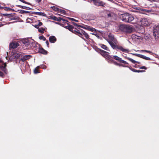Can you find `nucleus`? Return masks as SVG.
Instances as JSON below:
<instances>
[{"label":"nucleus","mask_w":159,"mask_h":159,"mask_svg":"<svg viewBox=\"0 0 159 159\" xmlns=\"http://www.w3.org/2000/svg\"><path fill=\"white\" fill-rule=\"evenodd\" d=\"M108 36L109 40L108 42L113 49L127 53L129 52V51L128 49H125L122 46L117 45V41L116 39H115L113 35H109Z\"/></svg>","instance_id":"f257e3e1"},{"label":"nucleus","mask_w":159,"mask_h":159,"mask_svg":"<svg viewBox=\"0 0 159 159\" xmlns=\"http://www.w3.org/2000/svg\"><path fill=\"white\" fill-rule=\"evenodd\" d=\"M119 27L120 30L126 34H130L133 32V26L129 25L121 24Z\"/></svg>","instance_id":"f03ea898"},{"label":"nucleus","mask_w":159,"mask_h":159,"mask_svg":"<svg viewBox=\"0 0 159 159\" xmlns=\"http://www.w3.org/2000/svg\"><path fill=\"white\" fill-rule=\"evenodd\" d=\"M120 18L122 21L128 23H131L134 20V16L127 13L122 14Z\"/></svg>","instance_id":"7ed1b4c3"},{"label":"nucleus","mask_w":159,"mask_h":159,"mask_svg":"<svg viewBox=\"0 0 159 159\" xmlns=\"http://www.w3.org/2000/svg\"><path fill=\"white\" fill-rule=\"evenodd\" d=\"M77 33L76 35L79 36V37L85 40V39L82 37L83 35H84L85 38L88 39L89 38V35L88 34L85 32L82 29H79L78 31L76 32Z\"/></svg>","instance_id":"20e7f679"},{"label":"nucleus","mask_w":159,"mask_h":159,"mask_svg":"<svg viewBox=\"0 0 159 159\" xmlns=\"http://www.w3.org/2000/svg\"><path fill=\"white\" fill-rule=\"evenodd\" d=\"M153 31V35L155 39H158L159 38V25L154 28Z\"/></svg>","instance_id":"39448f33"},{"label":"nucleus","mask_w":159,"mask_h":159,"mask_svg":"<svg viewBox=\"0 0 159 159\" xmlns=\"http://www.w3.org/2000/svg\"><path fill=\"white\" fill-rule=\"evenodd\" d=\"M107 57L109 59H110V58H113L114 59L117 60L118 62L120 63H123L125 64H128L127 62L122 60L121 58L119 57L118 56H113V57L109 55H107Z\"/></svg>","instance_id":"423d86ee"},{"label":"nucleus","mask_w":159,"mask_h":159,"mask_svg":"<svg viewBox=\"0 0 159 159\" xmlns=\"http://www.w3.org/2000/svg\"><path fill=\"white\" fill-rule=\"evenodd\" d=\"M137 22H140L141 24L144 26H147L148 25V22L146 18H140L139 19L138 18Z\"/></svg>","instance_id":"0eeeda50"},{"label":"nucleus","mask_w":159,"mask_h":159,"mask_svg":"<svg viewBox=\"0 0 159 159\" xmlns=\"http://www.w3.org/2000/svg\"><path fill=\"white\" fill-rule=\"evenodd\" d=\"M6 64L2 61L0 60V69L5 73L7 74Z\"/></svg>","instance_id":"6e6552de"},{"label":"nucleus","mask_w":159,"mask_h":159,"mask_svg":"<svg viewBox=\"0 0 159 159\" xmlns=\"http://www.w3.org/2000/svg\"><path fill=\"white\" fill-rule=\"evenodd\" d=\"M93 3L97 6H103L105 5V3L102 1L99 0H93Z\"/></svg>","instance_id":"1a4fd4ad"},{"label":"nucleus","mask_w":159,"mask_h":159,"mask_svg":"<svg viewBox=\"0 0 159 159\" xmlns=\"http://www.w3.org/2000/svg\"><path fill=\"white\" fill-rule=\"evenodd\" d=\"M133 55L136 56L147 60L151 61L152 59L149 57H147L144 55L138 54H132Z\"/></svg>","instance_id":"9d476101"},{"label":"nucleus","mask_w":159,"mask_h":159,"mask_svg":"<svg viewBox=\"0 0 159 159\" xmlns=\"http://www.w3.org/2000/svg\"><path fill=\"white\" fill-rule=\"evenodd\" d=\"M69 31H70L73 33H74L76 34H77V33H76V32L78 31V30L76 28H74V27L71 25H69V27L68 29Z\"/></svg>","instance_id":"9b49d317"},{"label":"nucleus","mask_w":159,"mask_h":159,"mask_svg":"<svg viewBox=\"0 0 159 159\" xmlns=\"http://www.w3.org/2000/svg\"><path fill=\"white\" fill-rule=\"evenodd\" d=\"M52 8L54 10L58 12L64 14H65L66 13V11H65L60 9L55 6H53L52 7Z\"/></svg>","instance_id":"f8f14e48"},{"label":"nucleus","mask_w":159,"mask_h":159,"mask_svg":"<svg viewBox=\"0 0 159 159\" xmlns=\"http://www.w3.org/2000/svg\"><path fill=\"white\" fill-rule=\"evenodd\" d=\"M19 45V44L17 42H12L9 45V48L14 49L16 48Z\"/></svg>","instance_id":"ddd939ff"},{"label":"nucleus","mask_w":159,"mask_h":159,"mask_svg":"<svg viewBox=\"0 0 159 159\" xmlns=\"http://www.w3.org/2000/svg\"><path fill=\"white\" fill-rule=\"evenodd\" d=\"M110 61H111V62L113 63L116 66H123L124 67H128V66H125L124 65H123L122 64H119V63H117L116 61H114L113 59H110Z\"/></svg>","instance_id":"4468645a"},{"label":"nucleus","mask_w":159,"mask_h":159,"mask_svg":"<svg viewBox=\"0 0 159 159\" xmlns=\"http://www.w3.org/2000/svg\"><path fill=\"white\" fill-rule=\"evenodd\" d=\"M82 28L93 32L96 31L95 29L92 27H91L88 25H85V26H84V27H82Z\"/></svg>","instance_id":"2eb2a0df"},{"label":"nucleus","mask_w":159,"mask_h":159,"mask_svg":"<svg viewBox=\"0 0 159 159\" xmlns=\"http://www.w3.org/2000/svg\"><path fill=\"white\" fill-rule=\"evenodd\" d=\"M32 57V56L30 55H25L21 58L20 60L22 61H24L25 60L30 59Z\"/></svg>","instance_id":"dca6fc26"},{"label":"nucleus","mask_w":159,"mask_h":159,"mask_svg":"<svg viewBox=\"0 0 159 159\" xmlns=\"http://www.w3.org/2000/svg\"><path fill=\"white\" fill-rule=\"evenodd\" d=\"M38 52H39L44 55H46L48 53L47 51L45 50L42 47L39 48Z\"/></svg>","instance_id":"f3484780"},{"label":"nucleus","mask_w":159,"mask_h":159,"mask_svg":"<svg viewBox=\"0 0 159 159\" xmlns=\"http://www.w3.org/2000/svg\"><path fill=\"white\" fill-rule=\"evenodd\" d=\"M50 42L51 43H54L57 40V39L54 36H50L49 39Z\"/></svg>","instance_id":"a211bd4d"},{"label":"nucleus","mask_w":159,"mask_h":159,"mask_svg":"<svg viewBox=\"0 0 159 159\" xmlns=\"http://www.w3.org/2000/svg\"><path fill=\"white\" fill-rule=\"evenodd\" d=\"M128 67L131 70L135 72H143L145 71V70H137L131 67H130L129 66H128Z\"/></svg>","instance_id":"6ab92c4d"},{"label":"nucleus","mask_w":159,"mask_h":159,"mask_svg":"<svg viewBox=\"0 0 159 159\" xmlns=\"http://www.w3.org/2000/svg\"><path fill=\"white\" fill-rule=\"evenodd\" d=\"M31 13L37 15L39 16H46V15L45 13L42 12H31Z\"/></svg>","instance_id":"aec40b11"},{"label":"nucleus","mask_w":159,"mask_h":159,"mask_svg":"<svg viewBox=\"0 0 159 159\" xmlns=\"http://www.w3.org/2000/svg\"><path fill=\"white\" fill-rule=\"evenodd\" d=\"M125 58H126L127 59H128V60H129V61H131L132 63H134V64L136 63H138V64H139L140 62H138V61H137L135 60H134L129 58V57H125Z\"/></svg>","instance_id":"412c9836"},{"label":"nucleus","mask_w":159,"mask_h":159,"mask_svg":"<svg viewBox=\"0 0 159 159\" xmlns=\"http://www.w3.org/2000/svg\"><path fill=\"white\" fill-rule=\"evenodd\" d=\"M98 50L100 51L102 55H103L106 56L107 55V53H108L107 52L100 49H98Z\"/></svg>","instance_id":"4be33fe9"},{"label":"nucleus","mask_w":159,"mask_h":159,"mask_svg":"<svg viewBox=\"0 0 159 159\" xmlns=\"http://www.w3.org/2000/svg\"><path fill=\"white\" fill-rule=\"evenodd\" d=\"M43 23L41 22H39V23L37 25H34V27L37 29H39V26H40L42 25Z\"/></svg>","instance_id":"5701e85b"},{"label":"nucleus","mask_w":159,"mask_h":159,"mask_svg":"<svg viewBox=\"0 0 159 159\" xmlns=\"http://www.w3.org/2000/svg\"><path fill=\"white\" fill-rule=\"evenodd\" d=\"M24 43L25 44V45L27 47H28L30 45V44H31V42L28 40L24 41Z\"/></svg>","instance_id":"b1692460"},{"label":"nucleus","mask_w":159,"mask_h":159,"mask_svg":"<svg viewBox=\"0 0 159 159\" xmlns=\"http://www.w3.org/2000/svg\"><path fill=\"white\" fill-rule=\"evenodd\" d=\"M18 11H20V13H21V14H24L25 13H31V12H30V11H25V10H18Z\"/></svg>","instance_id":"393cba45"},{"label":"nucleus","mask_w":159,"mask_h":159,"mask_svg":"<svg viewBox=\"0 0 159 159\" xmlns=\"http://www.w3.org/2000/svg\"><path fill=\"white\" fill-rule=\"evenodd\" d=\"M101 45V47L102 48L105 49L106 50L108 51V48L106 45L103 44H102Z\"/></svg>","instance_id":"a878e982"},{"label":"nucleus","mask_w":159,"mask_h":159,"mask_svg":"<svg viewBox=\"0 0 159 159\" xmlns=\"http://www.w3.org/2000/svg\"><path fill=\"white\" fill-rule=\"evenodd\" d=\"M44 30L45 29L43 28H39L38 30V31L42 34L44 33Z\"/></svg>","instance_id":"bb28decb"},{"label":"nucleus","mask_w":159,"mask_h":159,"mask_svg":"<svg viewBox=\"0 0 159 159\" xmlns=\"http://www.w3.org/2000/svg\"><path fill=\"white\" fill-rule=\"evenodd\" d=\"M140 52H148L150 54H152V52L150 51H148L147 50H140Z\"/></svg>","instance_id":"cd10ccee"},{"label":"nucleus","mask_w":159,"mask_h":159,"mask_svg":"<svg viewBox=\"0 0 159 159\" xmlns=\"http://www.w3.org/2000/svg\"><path fill=\"white\" fill-rule=\"evenodd\" d=\"M61 20H63V21H65L66 22H68V21L67 20H64L63 18H61V17H59L57 18V21H61Z\"/></svg>","instance_id":"c85d7f7f"},{"label":"nucleus","mask_w":159,"mask_h":159,"mask_svg":"<svg viewBox=\"0 0 159 159\" xmlns=\"http://www.w3.org/2000/svg\"><path fill=\"white\" fill-rule=\"evenodd\" d=\"M39 39L40 40L43 39V41H45L46 40L45 37L43 35L39 36Z\"/></svg>","instance_id":"c756f323"},{"label":"nucleus","mask_w":159,"mask_h":159,"mask_svg":"<svg viewBox=\"0 0 159 159\" xmlns=\"http://www.w3.org/2000/svg\"><path fill=\"white\" fill-rule=\"evenodd\" d=\"M16 6L21 8L22 9L26 10V7L25 6H23L20 5H16Z\"/></svg>","instance_id":"7c9ffc66"},{"label":"nucleus","mask_w":159,"mask_h":159,"mask_svg":"<svg viewBox=\"0 0 159 159\" xmlns=\"http://www.w3.org/2000/svg\"><path fill=\"white\" fill-rule=\"evenodd\" d=\"M51 19L55 21H57V18L55 16H51Z\"/></svg>","instance_id":"2f4dec72"},{"label":"nucleus","mask_w":159,"mask_h":159,"mask_svg":"<svg viewBox=\"0 0 159 159\" xmlns=\"http://www.w3.org/2000/svg\"><path fill=\"white\" fill-rule=\"evenodd\" d=\"M39 68V67L38 66L36 68H35V69L34 70V73L35 74H37L39 73V72L38 71V69Z\"/></svg>","instance_id":"473e14b6"},{"label":"nucleus","mask_w":159,"mask_h":159,"mask_svg":"<svg viewBox=\"0 0 159 159\" xmlns=\"http://www.w3.org/2000/svg\"><path fill=\"white\" fill-rule=\"evenodd\" d=\"M3 15L4 16H7V17L10 18L11 17V14H3Z\"/></svg>","instance_id":"72a5a7b5"},{"label":"nucleus","mask_w":159,"mask_h":159,"mask_svg":"<svg viewBox=\"0 0 159 159\" xmlns=\"http://www.w3.org/2000/svg\"><path fill=\"white\" fill-rule=\"evenodd\" d=\"M4 9L6 11H14V10H13L11 8L9 7H5V8Z\"/></svg>","instance_id":"f704fd0d"},{"label":"nucleus","mask_w":159,"mask_h":159,"mask_svg":"<svg viewBox=\"0 0 159 159\" xmlns=\"http://www.w3.org/2000/svg\"><path fill=\"white\" fill-rule=\"evenodd\" d=\"M69 20H72V21H75V22H78V20H76L75 19H74L73 18H69Z\"/></svg>","instance_id":"c9c22d12"},{"label":"nucleus","mask_w":159,"mask_h":159,"mask_svg":"<svg viewBox=\"0 0 159 159\" xmlns=\"http://www.w3.org/2000/svg\"><path fill=\"white\" fill-rule=\"evenodd\" d=\"M139 69H147V68L145 67V66H141L140 67H139Z\"/></svg>","instance_id":"e433bc0d"},{"label":"nucleus","mask_w":159,"mask_h":159,"mask_svg":"<svg viewBox=\"0 0 159 159\" xmlns=\"http://www.w3.org/2000/svg\"><path fill=\"white\" fill-rule=\"evenodd\" d=\"M46 43L48 46V47H49V43L48 40H46Z\"/></svg>","instance_id":"4c0bfd02"},{"label":"nucleus","mask_w":159,"mask_h":159,"mask_svg":"<svg viewBox=\"0 0 159 159\" xmlns=\"http://www.w3.org/2000/svg\"><path fill=\"white\" fill-rule=\"evenodd\" d=\"M3 76V72L0 71V76L2 77Z\"/></svg>","instance_id":"58836bf2"},{"label":"nucleus","mask_w":159,"mask_h":159,"mask_svg":"<svg viewBox=\"0 0 159 159\" xmlns=\"http://www.w3.org/2000/svg\"><path fill=\"white\" fill-rule=\"evenodd\" d=\"M136 37H135V38H136V39H140L141 37H139V36H138L137 35H135Z\"/></svg>","instance_id":"ea45409f"},{"label":"nucleus","mask_w":159,"mask_h":159,"mask_svg":"<svg viewBox=\"0 0 159 159\" xmlns=\"http://www.w3.org/2000/svg\"><path fill=\"white\" fill-rule=\"evenodd\" d=\"M67 25H67V26H64V27H65V28H66V29H68V27H69V25H70L69 24H67Z\"/></svg>","instance_id":"a19ab883"},{"label":"nucleus","mask_w":159,"mask_h":159,"mask_svg":"<svg viewBox=\"0 0 159 159\" xmlns=\"http://www.w3.org/2000/svg\"><path fill=\"white\" fill-rule=\"evenodd\" d=\"M72 23L74 25L76 26H77L78 25V24L75 22H73Z\"/></svg>","instance_id":"79ce46f5"},{"label":"nucleus","mask_w":159,"mask_h":159,"mask_svg":"<svg viewBox=\"0 0 159 159\" xmlns=\"http://www.w3.org/2000/svg\"><path fill=\"white\" fill-rule=\"evenodd\" d=\"M135 9L139 10H141V8L139 7H137Z\"/></svg>","instance_id":"37998d69"},{"label":"nucleus","mask_w":159,"mask_h":159,"mask_svg":"<svg viewBox=\"0 0 159 159\" xmlns=\"http://www.w3.org/2000/svg\"><path fill=\"white\" fill-rule=\"evenodd\" d=\"M140 10L141 11H146L147 10H146V9H141V10Z\"/></svg>","instance_id":"c03bdc74"},{"label":"nucleus","mask_w":159,"mask_h":159,"mask_svg":"<svg viewBox=\"0 0 159 159\" xmlns=\"http://www.w3.org/2000/svg\"><path fill=\"white\" fill-rule=\"evenodd\" d=\"M77 27H81L82 28V27H84V26H81V25H78L77 26Z\"/></svg>","instance_id":"a18cd8bd"},{"label":"nucleus","mask_w":159,"mask_h":159,"mask_svg":"<svg viewBox=\"0 0 159 159\" xmlns=\"http://www.w3.org/2000/svg\"><path fill=\"white\" fill-rule=\"evenodd\" d=\"M26 10H30V9H31V8L29 7H26Z\"/></svg>","instance_id":"49530a36"},{"label":"nucleus","mask_w":159,"mask_h":159,"mask_svg":"<svg viewBox=\"0 0 159 159\" xmlns=\"http://www.w3.org/2000/svg\"><path fill=\"white\" fill-rule=\"evenodd\" d=\"M41 1V0H36V2L39 3Z\"/></svg>","instance_id":"de8ad7c7"},{"label":"nucleus","mask_w":159,"mask_h":159,"mask_svg":"<svg viewBox=\"0 0 159 159\" xmlns=\"http://www.w3.org/2000/svg\"><path fill=\"white\" fill-rule=\"evenodd\" d=\"M3 25L2 24H0V27Z\"/></svg>","instance_id":"09e8293b"},{"label":"nucleus","mask_w":159,"mask_h":159,"mask_svg":"<svg viewBox=\"0 0 159 159\" xmlns=\"http://www.w3.org/2000/svg\"><path fill=\"white\" fill-rule=\"evenodd\" d=\"M89 2L93 1V0H88Z\"/></svg>","instance_id":"8fccbe9b"},{"label":"nucleus","mask_w":159,"mask_h":159,"mask_svg":"<svg viewBox=\"0 0 159 159\" xmlns=\"http://www.w3.org/2000/svg\"><path fill=\"white\" fill-rule=\"evenodd\" d=\"M108 16H111V14H108Z\"/></svg>","instance_id":"3c124183"},{"label":"nucleus","mask_w":159,"mask_h":159,"mask_svg":"<svg viewBox=\"0 0 159 159\" xmlns=\"http://www.w3.org/2000/svg\"><path fill=\"white\" fill-rule=\"evenodd\" d=\"M93 34V35H96V34Z\"/></svg>","instance_id":"603ef678"},{"label":"nucleus","mask_w":159,"mask_h":159,"mask_svg":"<svg viewBox=\"0 0 159 159\" xmlns=\"http://www.w3.org/2000/svg\"><path fill=\"white\" fill-rule=\"evenodd\" d=\"M30 10H33V9L31 8V9H30Z\"/></svg>","instance_id":"864d4df0"},{"label":"nucleus","mask_w":159,"mask_h":159,"mask_svg":"<svg viewBox=\"0 0 159 159\" xmlns=\"http://www.w3.org/2000/svg\"><path fill=\"white\" fill-rule=\"evenodd\" d=\"M12 58H11V57L10 58V59H11Z\"/></svg>","instance_id":"5fc2aeb1"},{"label":"nucleus","mask_w":159,"mask_h":159,"mask_svg":"<svg viewBox=\"0 0 159 159\" xmlns=\"http://www.w3.org/2000/svg\"><path fill=\"white\" fill-rule=\"evenodd\" d=\"M153 1L154 2H155V0H153Z\"/></svg>","instance_id":"6e6d98bb"},{"label":"nucleus","mask_w":159,"mask_h":159,"mask_svg":"<svg viewBox=\"0 0 159 159\" xmlns=\"http://www.w3.org/2000/svg\"><path fill=\"white\" fill-rule=\"evenodd\" d=\"M19 56L20 57V54L19 55Z\"/></svg>","instance_id":"4d7b16f0"},{"label":"nucleus","mask_w":159,"mask_h":159,"mask_svg":"<svg viewBox=\"0 0 159 159\" xmlns=\"http://www.w3.org/2000/svg\"><path fill=\"white\" fill-rule=\"evenodd\" d=\"M159 1V0H158Z\"/></svg>","instance_id":"13d9d810"}]
</instances>
